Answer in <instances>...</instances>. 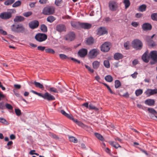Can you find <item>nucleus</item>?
Masks as SVG:
<instances>
[{"instance_id":"f257e3e1","label":"nucleus","mask_w":157,"mask_h":157,"mask_svg":"<svg viewBox=\"0 0 157 157\" xmlns=\"http://www.w3.org/2000/svg\"><path fill=\"white\" fill-rule=\"evenodd\" d=\"M12 31L16 33H24L27 31L23 25L21 24L14 23L11 26Z\"/></svg>"},{"instance_id":"f03ea898","label":"nucleus","mask_w":157,"mask_h":157,"mask_svg":"<svg viewBox=\"0 0 157 157\" xmlns=\"http://www.w3.org/2000/svg\"><path fill=\"white\" fill-rule=\"evenodd\" d=\"M55 8L52 6H47L44 8L42 13L46 15L52 14L54 13Z\"/></svg>"},{"instance_id":"7ed1b4c3","label":"nucleus","mask_w":157,"mask_h":157,"mask_svg":"<svg viewBox=\"0 0 157 157\" xmlns=\"http://www.w3.org/2000/svg\"><path fill=\"white\" fill-rule=\"evenodd\" d=\"M35 38L37 41L41 42L45 41L47 39V36L45 34L38 33L36 35Z\"/></svg>"},{"instance_id":"20e7f679","label":"nucleus","mask_w":157,"mask_h":157,"mask_svg":"<svg viewBox=\"0 0 157 157\" xmlns=\"http://www.w3.org/2000/svg\"><path fill=\"white\" fill-rule=\"evenodd\" d=\"M108 6L109 10L113 11H116L118 7V3L113 0H111L109 2Z\"/></svg>"},{"instance_id":"39448f33","label":"nucleus","mask_w":157,"mask_h":157,"mask_svg":"<svg viewBox=\"0 0 157 157\" xmlns=\"http://www.w3.org/2000/svg\"><path fill=\"white\" fill-rule=\"evenodd\" d=\"M40 97L49 101H52L55 99V98L53 96L48 92H46L44 94L41 93Z\"/></svg>"},{"instance_id":"423d86ee","label":"nucleus","mask_w":157,"mask_h":157,"mask_svg":"<svg viewBox=\"0 0 157 157\" xmlns=\"http://www.w3.org/2000/svg\"><path fill=\"white\" fill-rule=\"evenodd\" d=\"M110 43L108 42H105L101 46V50L104 52H106L109 51L110 49Z\"/></svg>"},{"instance_id":"0eeeda50","label":"nucleus","mask_w":157,"mask_h":157,"mask_svg":"<svg viewBox=\"0 0 157 157\" xmlns=\"http://www.w3.org/2000/svg\"><path fill=\"white\" fill-rule=\"evenodd\" d=\"M99 50L97 48L93 49L89 52V55L91 58H94L97 56L99 54Z\"/></svg>"},{"instance_id":"6e6552de","label":"nucleus","mask_w":157,"mask_h":157,"mask_svg":"<svg viewBox=\"0 0 157 157\" xmlns=\"http://www.w3.org/2000/svg\"><path fill=\"white\" fill-rule=\"evenodd\" d=\"M56 30L59 33L66 31V28L65 25L60 24L57 25L56 27Z\"/></svg>"},{"instance_id":"1a4fd4ad","label":"nucleus","mask_w":157,"mask_h":157,"mask_svg":"<svg viewBox=\"0 0 157 157\" xmlns=\"http://www.w3.org/2000/svg\"><path fill=\"white\" fill-rule=\"evenodd\" d=\"M75 38V34L73 32L69 33L65 37L66 40L68 41H71L74 40Z\"/></svg>"},{"instance_id":"9d476101","label":"nucleus","mask_w":157,"mask_h":157,"mask_svg":"<svg viewBox=\"0 0 157 157\" xmlns=\"http://www.w3.org/2000/svg\"><path fill=\"white\" fill-rule=\"evenodd\" d=\"M39 25V22L37 20H34L29 23V26L32 29L37 28Z\"/></svg>"},{"instance_id":"9b49d317","label":"nucleus","mask_w":157,"mask_h":157,"mask_svg":"<svg viewBox=\"0 0 157 157\" xmlns=\"http://www.w3.org/2000/svg\"><path fill=\"white\" fill-rule=\"evenodd\" d=\"M12 13L10 12H5L0 14V17L3 19H8L11 17Z\"/></svg>"},{"instance_id":"f8f14e48","label":"nucleus","mask_w":157,"mask_h":157,"mask_svg":"<svg viewBox=\"0 0 157 157\" xmlns=\"http://www.w3.org/2000/svg\"><path fill=\"white\" fill-rule=\"evenodd\" d=\"M107 30L105 27H101L98 29L97 34L99 35L107 34Z\"/></svg>"},{"instance_id":"ddd939ff","label":"nucleus","mask_w":157,"mask_h":157,"mask_svg":"<svg viewBox=\"0 0 157 157\" xmlns=\"http://www.w3.org/2000/svg\"><path fill=\"white\" fill-rule=\"evenodd\" d=\"M145 93L148 96L156 94H157V89H148L145 91Z\"/></svg>"},{"instance_id":"4468645a","label":"nucleus","mask_w":157,"mask_h":157,"mask_svg":"<svg viewBox=\"0 0 157 157\" xmlns=\"http://www.w3.org/2000/svg\"><path fill=\"white\" fill-rule=\"evenodd\" d=\"M87 53V50L85 48H82L79 50L78 52V55L81 57L85 56Z\"/></svg>"},{"instance_id":"2eb2a0df","label":"nucleus","mask_w":157,"mask_h":157,"mask_svg":"<svg viewBox=\"0 0 157 157\" xmlns=\"http://www.w3.org/2000/svg\"><path fill=\"white\" fill-rule=\"evenodd\" d=\"M150 56L153 61L157 62V52L153 51L150 52Z\"/></svg>"},{"instance_id":"dca6fc26","label":"nucleus","mask_w":157,"mask_h":157,"mask_svg":"<svg viewBox=\"0 0 157 157\" xmlns=\"http://www.w3.org/2000/svg\"><path fill=\"white\" fill-rule=\"evenodd\" d=\"M92 27V25L87 23H81L80 27L84 29H89Z\"/></svg>"},{"instance_id":"f3484780","label":"nucleus","mask_w":157,"mask_h":157,"mask_svg":"<svg viewBox=\"0 0 157 157\" xmlns=\"http://www.w3.org/2000/svg\"><path fill=\"white\" fill-rule=\"evenodd\" d=\"M144 103L148 105L152 106L154 105L155 101L154 99H148L145 101Z\"/></svg>"},{"instance_id":"a211bd4d","label":"nucleus","mask_w":157,"mask_h":157,"mask_svg":"<svg viewBox=\"0 0 157 157\" xmlns=\"http://www.w3.org/2000/svg\"><path fill=\"white\" fill-rule=\"evenodd\" d=\"M151 25L148 23H144L142 26V28L144 30H149L151 29Z\"/></svg>"},{"instance_id":"6ab92c4d","label":"nucleus","mask_w":157,"mask_h":157,"mask_svg":"<svg viewBox=\"0 0 157 157\" xmlns=\"http://www.w3.org/2000/svg\"><path fill=\"white\" fill-rule=\"evenodd\" d=\"M143 60L146 63H148L149 61V57L148 56V52L146 51L143 55L142 57Z\"/></svg>"},{"instance_id":"aec40b11","label":"nucleus","mask_w":157,"mask_h":157,"mask_svg":"<svg viewBox=\"0 0 157 157\" xmlns=\"http://www.w3.org/2000/svg\"><path fill=\"white\" fill-rule=\"evenodd\" d=\"M80 24L81 23L79 22L71 21V26L75 29L79 28V26L80 27Z\"/></svg>"},{"instance_id":"412c9836","label":"nucleus","mask_w":157,"mask_h":157,"mask_svg":"<svg viewBox=\"0 0 157 157\" xmlns=\"http://www.w3.org/2000/svg\"><path fill=\"white\" fill-rule=\"evenodd\" d=\"M123 55L119 53H116L114 56V58L116 60H119L122 59L123 58Z\"/></svg>"},{"instance_id":"4be33fe9","label":"nucleus","mask_w":157,"mask_h":157,"mask_svg":"<svg viewBox=\"0 0 157 157\" xmlns=\"http://www.w3.org/2000/svg\"><path fill=\"white\" fill-rule=\"evenodd\" d=\"M31 83L34 84L35 87L36 88H38L41 89H43L44 88L43 85L39 82L34 81V82H31Z\"/></svg>"},{"instance_id":"5701e85b","label":"nucleus","mask_w":157,"mask_h":157,"mask_svg":"<svg viewBox=\"0 0 157 157\" xmlns=\"http://www.w3.org/2000/svg\"><path fill=\"white\" fill-rule=\"evenodd\" d=\"M100 65V62L97 61H94L92 63V66L93 68L95 69H97L99 67Z\"/></svg>"},{"instance_id":"b1692460","label":"nucleus","mask_w":157,"mask_h":157,"mask_svg":"<svg viewBox=\"0 0 157 157\" xmlns=\"http://www.w3.org/2000/svg\"><path fill=\"white\" fill-rule=\"evenodd\" d=\"M24 20V18L21 16H17L14 19V22H21Z\"/></svg>"},{"instance_id":"393cba45","label":"nucleus","mask_w":157,"mask_h":157,"mask_svg":"<svg viewBox=\"0 0 157 157\" xmlns=\"http://www.w3.org/2000/svg\"><path fill=\"white\" fill-rule=\"evenodd\" d=\"M147 111L149 113L153 115L155 117V116H156V115L157 114V112L153 108H148Z\"/></svg>"},{"instance_id":"a878e982","label":"nucleus","mask_w":157,"mask_h":157,"mask_svg":"<svg viewBox=\"0 0 157 157\" xmlns=\"http://www.w3.org/2000/svg\"><path fill=\"white\" fill-rule=\"evenodd\" d=\"M86 42L88 45H91L94 43V39L93 37H90L87 39Z\"/></svg>"},{"instance_id":"bb28decb","label":"nucleus","mask_w":157,"mask_h":157,"mask_svg":"<svg viewBox=\"0 0 157 157\" xmlns=\"http://www.w3.org/2000/svg\"><path fill=\"white\" fill-rule=\"evenodd\" d=\"M94 135L95 136L100 140L101 141H104L105 140L104 138L100 134L98 133H95Z\"/></svg>"},{"instance_id":"cd10ccee","label":"nucleus","mask_w":157,"mask_h":157,"mask_svg":"<svg viewBox=\"0 0 157 157\" xmlns=\"http://www.w3.org/2000/svg\"><path fill=\"white\" fill-rule=\"evenodd\" d=\"M105 79L107 82H111L113 81V78L111 75H108L105 77Z\"/></svg>"},{"instance_id":"c85d7f7f","label":"nucleus","mask_w":157,"mask_h":157,"mask_svg":"<svg viewBox=\"0 0 157 157\" xmlns=\"http://www.w3.org/2000/svg\"><path fill=\"white\" fill-rule=\"evenodd\" d=\"M59 56L62 59L69 60L71 59V57H68L64 54H59Z\"/></svg>"},{"instance_id":"c756f323","label":"nucleus","mask_w":157,"mask_h":157,"mask_svg":"<svg viewBox=\"0 0 157 157\" xmlns=\"http://www.w3.org/2000/svg\"><path fill=\"white\" fill-rule=\"evenodd\" d=\"M110 144L111 145L116 148H117L118 147H121V146L116 142L112 141L110 142Z\"/></svg>"},{"instance_id":"7c9ffc66","label":"nucleus","mask_w":157,"mask_h":157,"mask_svg":"<svg viewBox=\"0 0 157 157\" xmlns=\"http://www.w3.org/2000/svg\"><path fill=\"white\" fill-rule=\"evenodd\" d=\"M132 47L135 48H137V39H136L132 41Z\"/></svg>"},{"instance_id":"2f4dec72","label":"nucleus","mask_w":157,"mask_h":157,"mask_svg":"<svg viewBox=\"0 0 157 157\" xmlns=\"http://www.w3.org/2000/svg\"><path fill=\"white\" fill-rule=\"evenodd\" d=\"M40 29L41 31L45 33L47 31V27L44 24L41 25Z\"/></svg>"},{"instance_id":"473e14b6","label":"nucleus","mask_w":157,"mask_h":157,"mask_svg":"<svg viewBox=\"0 0 157 157\" xmlns=\"http://www.w3.org/2000/svg\"><path fill=\"white\" fill-rule=\"evenodd\" d=\"M123 3L124 4L125 9L128 8L130 6V2L129 0H124Z\"/></svg>"},{"instance_id":"72a5a7b5","label":"nucleus","mask_w":157,"mask_h":157,"mask_svg":"<svg viewBox=\"0 0 157 157\" xmlns=\"http://www.w3.org/2000/svg\"><path fill=\"white\" fill-rule=\"evenodd\" d=\"M124 46L126 49H129L130 47V42L129 41H126L124 43Z\"/></svg>"},{"instance_id":"f704fd0d","label":"nucleus","mask_w":157,"mask_h":157,"mask_svg":"<svg viewBox=\"0 0 157 157\" xmlns=\"http://www.w3.org/2000/svg\"><path fill=\"white\" fill-rule=\"evenodd\" d=\"M15 1V0H6L5 2L6 5L8 6L12 4Z\"/></svg>"},{"instance_id":"c9c22d12","label":"nucleus","mask_w":157,"mask_h":157,"mask_svg":"<svg viewBox=\"0 0 157 157\" xmlns=\"http://www.w3.org/2000/svg\"><path fill=\"white\" fill-rule=\"evenodd\" d=\"M69 139L70 141L74 143H77L78 142L77 139L75 137L73 136H70L69 137Z\"/></svg>"},{"instance_id":"e433bc0d","label":"nucleus","mask_w":157,"mask_h":157,"mask_svg":"<svg viewBox=\"0 0 157 157\" xmlns=\"http://www.w3.org/2000/svg\"><path fill=\"white\" fill-rule=\"evenodd\" d=\"M21 1H18L13 4L12 6L13 7H18L21 6Z\"/></svg>"},{"instance_id":"4c0bfd02","label":"nucleus","mask_w":157,"mask_h":157,"mask_svg":"<svg viewBox=\"0 0 157 157\" xmlns=\"http://www.w3.org/2000/svg\"><path fill=\"white\" fill-rule=\"evenodd\" d=\"M55 20V17L53 16H50L48 17L47 18V21L50 23L52 22Z\"/></svg>"},{"instance_id":"58836bf2","label":"nucleus","mask_w":157,"mask_h":157,"mask_svg":"<svg viewBox=\"0 0 157 157\" xmlns=\"http://www.w3.org/2000/svg\"><path fill=\"white\" fill-rule=\"evenodd\" d=\"M146 6L144 4L140 6L139 7V10L143 12L146 10Z\"/></svg>"},{"instance_id":"ea45409f","label":"nucleus","mask_w":157,"mask_h":157,"mask_svg":"<svg viewBox=\"0 0 157 157\" xmlns=\"http://www.w3.org/2000/svg\"><path fill=\"white\" fill-rule=\"evenodd\" d=\"M115 88H118L121 86V82L118 80H115Z\"/></svg>"},{"instance_id":"a19ab883","label":"nucleus","mask_w":157,"mask_h":157,"mask_svg":"<svg viewBox=\"0 0 157 157\" xmlns=\"http://www.w3.org/2000/svg\"><path fill=\"white\" fill-rule=\"evenodd\" d=\"M46 52L47 53H50L52 54H54L55 53L54 51L52 49L48 48L45 49Z\"/></svg>"},{"instance_id":"79ce46f5","label":"nucleus","mask_w":157,"mask_h":157,"mask_svg":"<svg viewBox=\"0 0 157 157\" xmlns=\"http://www.w3.org/2000/svg\"><path fill=\"white\" fill-rule=\"evenodd\" d=\"M104 65L106 67L108 68L110 67V63L109 60H105L104 61Z\"/></svg>"},{"instance_id":"37998d69","label":"nucleus","mask_w":157,"mask_h":157,"mask_svg":"<svg viewBox=\"0 0 157 157\" xmlns=\"http://www.w3.org/2000/svg\"><path fill=\"white\" fill-rule=\"evenodd\" d=\"M89 109H94L95 110H98V109L93 105L92 104H90L89 105Z\"/></svg>"},{"instance_id":"c03bdc74","label":"nucleus","mask_w":157,"mask_h":157,"mask_svg":"<svg viewBox=\"0 0 157 157\" xmlns=\"http://www.w3.org/2000/svg\"><path fill=\"white\" fill-rule=\"evenodd\" d=\"M151 19L153 20L157 21V13H154L151 16Z\"/></svg>"},{"instance_id":"a18cd8bd","label":"nucleus","mask_w":157,"mask_h":157,"mask_svg":"<svg viewBox=\"0 0 157 157\" xmlns=\"http://www.w3.org/2000/svg\"><path fill=\"white\" fill-rule=\"evenodd\" d=\"M60 113L63 115L68 118L69 117H70V114H69L66 113L64 110H62L60 111Z\"/></svg>"},{"instance_id":"49530a36","label":"nucleus","mask_w":157,"mask_h":157,"mask_svg":"<svg viewBox=\"0 0 157 157\" xmlns=\"http://www.w3.org/2000/svg\"><path fill=\"white\" fill-rule=\"evenodd\" d=\"M49 90L51 92H52L55 93H58V91L57 89L54 87H51L49 88Z\"/></svg>"},{"instance_id":"de8ad7c7","label":"nucleus","mask_w":157,"mask_h":157,"mask_svg":"<svg viewBox=\"0 0 157 157\" xmlns=\"http://www.w3.org/2000/svg\"><path fill=\"white\" fill-rule=\"evenodd\" d=\"M103 84L107 88L110 93L113 94H114V93L112 91L110 88L107 84L105 83H103Z\"/></svg>"},{"instance_id":"09e8293b","label":"nucleus","mask_w":157,"mask_h":157,"mask_svg":"<svg viewBox=\"0 0 157 157\" xmlns=\"http://www.w3.org/2000/svg\"><path fill=\"white\" fill-rule=\"evenodd\" d=\"M15 113L17 116H19L21 115V110L19 109H15Z\"/></svg>"},{"instance_id":"8fccbe9b","label":"nucleus","mask_w":157,"mask_h":157,"mask_svg":"<svg viewBox=\"0 0 157 157\" xmlns=\"http://www.w3.org/2000/svg\"><path fill=\"white\" fill-rule=\"evenodd\" d=\"M32 14V13L30 11H29L24 13L23 15L24 16L27 17L31 15Z\"/></svg>"},{"instance_id":"3c124183","label":"nucleus","mask_w":157,"mask_h":157,"mask_svg":"<svg viewBox=\"0 0 157 157\" xmlns=\"http://www.w3.org/2000/svg\"><path fill=\"white\" fill-rule=\"evenodd\" d=\"M50 136L58 140L59 139V137L57 135L53 133H50Z\"/></svg>"},{"instance_id":"603ef678","label":"nucleus","mask_w":157,"mask_h":157,"mask_svg":"<svg viewBox=\"0 0 157 157\" xmlns=\"http://www.w3.org/2000/svg\"><path fill=\"white\" fill-rule=\"evenodd\" d=\"M143 44L141 41L138 40V50H140L142 47Z\"/></svg>"},{"instance_id":"864d4df0","label":"nucleus","mask_w":157,"mask_h":157,"mask_svg":"<svg viewBox=\"0 0 157 157\" xmlns=\"http://www.w3.org/2000/svg\"><path fill=\"white\" fill-rule=\"evenodd\" d=\"M5 107L8 109H12L13 107L10 104L6 103L5 105Z\"/></svg>"},{"instance_id":"5fc2aeb1","label":"nucleus","mask_w":157,"mask_h":157,"mask_svg":"<svg viewBox=\"0 0 157 157\" xmlns=\"http://www.w3.org/2000/svg\"><path fill=\"white\" fill-rule=\"evenodd\" d=\"M85 67L89 71H90V72L93 73L94 72V70L93 69H92L90 67V66L87 65H85Z\"/></svg>"},{"instance_id":"6e6d98bb","label":"nucleus","mask_w":157,"mask_h":157,"mask_svg":"<svg viewBox=\"0 0 157 157\" xmlns=\"http://www.w3.org/2000/svg\"><path fill=\"white\" fill-rule=\"evenodd\" d=\"M62 0H56L55 2V4L56 5L58 6H59L60 4L62 3Z\"/></svg>"},{"instance_id":"4d7b16f0","label":"nucleus","mask_w":157,"mask_h":157,"mask_svg":"<svg viewBox=\"0 0 157 157\" xmlns=\"http://www.w3.org/2000/svg\"><path fill=\"white\" fill-rule=\"evenodd\" d=\"M70 117H69L68 118L72 120L73 121L75 122L76 123L78 121V120L77 119H75L73 117V116L71 114H70Z\"/></svg>"},{"instance_id":"13d9d810","label":"nucleus","mask_w":157,"mask_h":157,"mask_svg":"<svg viewBox=\"0 0 157 157\" xmlns=\"http://www.w3.org/2000/svg\"><path fill=\"white\" fill-rule=\"evenodd\" d=\"M0 122L6 124L7 122L5 119L0 117Z\"/></svg>"},{"instance_id":"bf43d9fd","label":"nucleus","mask_w":157,"mask_h":157,"mask_svg":"<svg viewBox=\"0 0 157 157\" xmlns=\"http://www.w3.org/2000/svg\"><path fill=\"white\" fill-rule=\"evenodd\" d=\"M37 48L38 50L43 51L45 49V47L44 46H40L38 47Z\"/></svg>"},{"instance_id":"052dcab7","label":"nucleus","mask_w":157,"mask_h":157,"mask_svg":"<svg viewBox=\"0 0 157 157\" xmlns=\"http://www.w3.org/2000/svg\"><path fill=\"white\" fill-rule=\"evenodd\" d=\"M76 124H78L79 126L82 127H84L85 126V125L83 123L79 121H78L77 122Z\"/></svg>"},{"instance_id":"680f3d73","label":"nucleus","mask_w":157,"mask_h":157,"mask_svg":"<svg viewBox=\"0 0 157 157\" xmlns=\"http://www.w3.org/2000/svg\"><path fill=\"white\" fill-rule=\"evenodd\" d=\"M5 108V106L4 105L3 102L0 103V109H3Z\"/></svg>"},{"instance_id":"e2e57ef3","label":"nucleus","mask_w":157,"mask_h":157,"mask_svg":"<svg viewBox=\"0 0 157 157\" xmlns=\"http://www.w3.org/2000/svg\"><path fill=\"white\" fill-rule=\"evenodd\" d=\"M0 33L4 35H7L6 32L3 30L2 29L1 30H0Z\"/></svg>"},{"instance_id":"0e129e2a","label":"nucleus","mask_w":157,"mask_h":157,"mask_svg":"<svg viewBox=\"0 0 157 157\" xmlns=\"http://www.w3.org/2000/svg\"><path fill=\"white\" fill-rule=\"evenodd\" d=\"M95 80H97L98 82H99L100 83H101V82L100 81V80L101 79V78H100V77L98 75H97L95 77Z\"/></svg>"},{"instance_id":"69168bd1","label":"nucleus","mask_w":157,"mask_h":157,"mask_svg":"<svg viewBox=\"0 0 157 157\" xmlns=\"http://www.w3.org/2000/svg\"><path fill=\"white\" fill-rule=\"evenodd\" d=\"M71 59L75 62H77L78 63H80V61L73 58L71 57Z\"/></svg>"},{"instance_id":"338daca9","label":"nucleus","mask_w":157,"mask_h":157,"mask_svg":"<svg viewBox=\"0 0 157 157\" xmlns=\"http://www.w3.org/2000/svg\"><path fill=\"white\" fill-rule=\"evenodd\" d=\"M47 0H40L39 2L40 4H45L47 3Z\"/></svg>"},{"instance_id":"774afa93","label":"nucleus","mask_w":157,"mask_h":157,"mask_svg":"<svg viewBox=\"0 0 157 157\" xmlns=\"http://www.w3.org/2000/svg\"><path fill=\"white\" fill-rule=\"evenodd\" d=\"M131 25L134 27L137 26V23L136 22H132L131 23Z\"/></svg>"}]
</instances>
